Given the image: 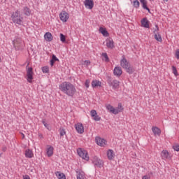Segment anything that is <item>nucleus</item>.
Wrapping results in <instances>:
<instances>
[{
    "mask_svg": "<svg viewBox=\"0 0 179 179\" xmlns=\"http://www.w3.org/2000/svg\"><path fill=\"white\" fill-rule=\"evenodd\" d=\"M92 162L95 166V167H99V169H101L104 166V162L103 160L100 159L97 156H94L92 159Z\"/></svg>",
    "mask_w": 179,
    "mask_h": 179,
    "instance_id": "20e7f679",
    "label": "nucleus"
},
{
    "mask_svg": "<svg viewBox=\"0 0 179 179\" xmlns=\"http://www.w3.org/2000/svg\"><path fill=\"white\" fill-rule=\"evenodd\" d=\"M95 141L96 142V144L99 145V146L104 147L106 146V145H107V141L104 138L96 137Z\"/></svg>",
    "mask_w": 179,
    "mask_h": 179,
    "instance_id": "9b49d317",
    "label": "nucleus"
},
{
    "mask_svg": "<svg viewBox=\"0 0 179 179\" xmlns=\"http://www.w3.org/2000/svg\"><path fill=\"white\" fill-rule=\"evenodd\" d=\"M1 156H2V153L0 154V157H1Z\"/></svg>",
    "mask_w": 179,
    "mask_h": 179,
    "instance_id": "8fccbe9b",
    "label": "nucleus"
},
{
    "mask_svg": "<svg viewBox=\"0 0 179 179\" xmlns=\"http://www.w3.org/2000/svg\"><path fill=\"white\" fill-rule=\"evenodd\" d=\"M27 66H29V64L27 66ZM33 68H27V80L29 83H31L33 82Z\"/></svg>",
    "mask_w": 179,
    "mask_h": 179,
    "instance_id": "423d86ee",
    "label": "nucleus"
},
{
    "mask_svg": "<svg viewBox=\"0 0 179 179\" xmlns=\"http://www.w3.org/2000/svg\"><path fill=\"white\" fill-rule=\"evenodd\" d=\"M107 82L109 86L115 90L120 87V81L117 80H112L111 78H109Z\"/></svg>",
    "mask_w": 179,
    "mask_h": 179,
    "instance_id": "0eeeda50",
    "label": "nucleus"
},
{
    "mask_svg": "<svg viewBox=\"0 0 179 179\" xmlns=\"http://www.w3.org/2000/svg\"><path fill=\"white\" fill-rule=\"evenodd\" d=\"M84 64H85V65H86V66H89V65H90V61H89V60H85V61L84 62Z\"/></svg>",
    "mask_w": 179,
    "mask_h": 179,
    "instance_id": "a19ab883",
    "label": "nucleus"
},
{
    "mask_svg": "<svg viewBox=\"0 0 179 179\" xmlns=\"http://www.w3.org/2000/svg\"><path fill=\"white\" fill-rule=\"evenodd\" d=\"M172 71L175 76H178V72L177 71V68L176 67V66H172Z\"/></svg>",
    "mask_w": 179,
    "mask_h": 179,
    "instance_id": "72a5a7b5",
    "label": "nucleus"
},
{
    "mask_svg": "<svg viewBox=\"0 0 179 179\" xmlns=\"http://www.w3.org/2000/svg\"><path fill=\"white\" fill-rule=\"evenodd\" d=\"M42 124H43L44 127H46L47 129H48V124H47V123L45 122V120H43V121H42Z\"/></svg>",
    "mask_w": 179,
    "mask_h": 179,
    "instance_id": "ea45409f",
    "label": "nucleus"
},
{
    "mask_svg": "<svg viewBox=\"0 0 179 179\" xmlns=\"http://www.w3.org/2000/svg\"><path fill=\"white\" fill-rule=\"evenodd\" d=\"M23 179H30V176H29V175H26L23 177Z\"/></svg>",
    "mask_w": 179,
    "mask_h": 179,
    "instance_id": "c03bdc74",
    "label": "nucleus"
},
{
    "mask_svg": "<svg viewBox=\"0 0 179 179\" xmlns=\"http://www.w3.org/2000/svg\"><path fill=\"white\" fill-rule=\"evenodd\" d=\"M106 153L108 160H113L114 157H115V153H114V150L111 149L108 150Z\"/></svg>",
    "mask_w": 179,
    "mask_h": 179,
    "instance_id": "dca6fc26",
    "label": "nucleus"
},
{
    "mask_svg": "<svg viewBox=\"0 0 179 179\" xmlns=\"http://www.w3.org/2000/svg\"><path fill=\"white\" fill-rule=\"evenodd\" d=\"M55 63V62L53 59L50 60V65H51V66H53Z\"/></svg>",
    "mask_w": 179,
    "mask_h": 179,
    "instance_id": "37998d69",
    "label": "nucleus"
},
{
    "mask_svg": "<svg viewBox=\"0 0 179 179\" xmlns=\"http://www.w3.org/2000/svg\"><path fill=\"white\" fill-rule=\"evenodd\" d=\"M77 179H85V172L82 170L76 171Z\"/></svg>",
    "mask_w": 179,
    "mask_h": 179,
    "instance_id": "aec40b11",
    "label": "nucleus"
},
{
    "mask_svg": "<svg viewBox=\"0 0 179 179\" xmlns=\"http://www.w3.org/2000/svg\"><path fill=\"white\" fill-rule=\"evenodd\" d=\"M164 2H169V0H163Z\"/></svg>",
    "mask_w": 179,
    "mask_h": 179,
    "instance_id": "09e8293b",
    "label": "nucleus"
},
{
    "mask_svg": "<svg viewBox=\"0 0 179 179\" xmlns=\"http://www.w3.org/2000/svg\"><path fill=\"white\" fill-rule=\"evenodd\" d=\"M161 157L162 160H169V159H170L169 151L166 150H162L161 152Z\"/></svg>",
    "mask_w": 179,
    "mask_h": 179,
    "instance_id": "f3484780",
    "label": "nucleus"
},
{
    "mask_svg": "<svg viewBox=\"0 0 179 179\" xmlns=\"http://www.w3.org/2000/svg\"><path fill=\"white\" fill-rule=\"evenodd\" d=\"M59 89L69 97H73L76 94V87L69 82H63L59 85Z\"/></svg>",
    "mask_w": 179,
    "mask_h": 179,
    "instance_id": "f257e3e1",
    "label": "nucleus"
},
{
    "mask_svg": "<svg viewBox=\"0 0 179 179\" xmlns=\"http://www.w3.org/2000/svg\"><path fill=\"white\" fill-rule=\"evenodd\" d=\"M60 20L64 23L68 22V19H69V14L66 13V11H62L59 14Z\"/></svg>",
    "mask_w": 179,
    "mask_h": 179,
    "instance_id": "1a4fd4ad",
    "label": "nucleus"
},
{
    "mask_svg": "<svg viewBox=\"0 0 179 179\" xmlns=\"http://www.w3.org/2000/svg\"><path fill=\"white\" fill-rule=\"evenodd\" d=\"M101 56L103 57V60L105 62H110V58H108V55L106 52L102 53Z\"/></svg>",
    "mask_w": 179,
    "mask_h": 179,
    "instance_id": "7c9ffc66",
    "label": "nucleus"
},
{
    "mask_svg": "<svg viewBox=\"0 0 179 179\" xmlns=\"http://www.w3.org/2000/svg\"><path fill=\"white\" fill-rule=\"evenodd\" d=\"M141 6V3H139V1L138 0H134L133 2V6L136 8V9H138L139 6Z\"/></svg>",
    "mask_w": 179,
    "mask_h": 179,
    "instance_id": "2f4dec72",
    "label": "nucleus"
},
{
    "mask_svg": "<svg viewBox=\"0 0 179 179\" xmlns=\"http://www.w3.org/2000/svg\"><path fill=\"white\" fill-rule=\"evenodd\" d=\"M113 73L115 76H120L122 75V69L120 66L115 67L113 70Z\"/></svg>",
    "mask_w": 179,
    "mask_h": 179,
    "instance_id": "a211bd4d",
    "label": "nucleus"
},
{
    "mask_svg": "<svg viewBox=\"0 0 179 179\" xmlns=\"http://www.w3.org/2000/svg\"><path fill=\"white\" fill-rule=\"evenodd\" d=\"M130 64H129V62L125 58V56L123 55L122 59L120 60V66H122L123 69H125Z\"/></svg>",
    "mask_w": 179,
    "mask_h": 179,
    "instance_id": "f8f14e48",
    "label": "nucleus"
},
{
    "mask_svg": "<svg viewBox=\"0 0 179 179\" xmlns=\"http://www.w3.org/2000/svg\"><path fill=\"white\" fill-rule=\"evenodd\" d=\"M173 149L176 152H179V145H175L173 146Z\"/></svg>",
    "mask_w": 179,
    "mask_h": 179,
    "instance_id": "4c0bfd02",
    "label": "nucleus"
},
{
    "mask_svg": "<svg viewBox=\"0 0 179 179\" xmlns=\"http://www.w3.org/2000/svg\"><path fill=\"white\" fill-rule=\"evenodd\" d=\"M141 24L143 27H145V29H149V20H148V18H143L141 20Z\"/></svg>",
    "mask_w": 179,
    "mask_h": 179,
    "instance_id": "4be33fe9",
    "label": "nucleus"
},
{
    "mask_svg": "<svg viewBox=\"0 0 179 179\" xmlns=\"http://www.w3.org/2000/svg\"><path fill=\"white\" fill-rule=\"evenodd\" d=\"M6 149H7L6 147L4 146V147L2 148V151L3 152H6Z\"/></svg>",
    "mask_w": 179,
    "mask_h": 179,
    "instance_id": "49530a36",
    "label": "nucleus"
},
{
    "mask_svg": "<svg viewBox=\"0 0 179 179\" xmlns=\"http://www.w3.org/2000/svg\"><path fill=\"white\" fill-rule=\"evenodd\" d=\"M52 59L55 62V61H59V59L55 56V55H52Z\"/></svg>",
    "mask_w": 179,
    "mask_h": 179,
    "instance_id": "58836bf2",
    "label": "nucleus"
},
{
    "mask_svg": "<svg viewBox=\"0 0 179 179\" xmlns=\"http://www.w3.org/2000/svg\"><path fill=\"white\" fill-rule=\"evenodd\" d=\"M140 2L142 4L143 9H145V10H148V12H150V9L148 8V1L140 0Z\"/></svg>",
    "mask_w": 179,
    "mask_h": 179,
    "instance_id": "412c9836",
    "label": "nucleus"
},
{
    "mask_svg": "<svg viewBox=\"0 0 179 179\" xmlns=\"http://www.w3.org/2000/svg\"><path fill=\"white\" fill-rule=\"evenodd\" d=\"M99 31L100 33H101V34L104 36V37H108V36H110V34H108V31H107L106 29H104L103 27H100L99 28Z\"/></svg>",
    "mask_w": 179,
    "mask_h": 179,
    "instance_id": "a878e982",
    "label": "nucleus"
},
{
    "mask_svg": "<svg viewBox=\"0 0 179 179\" xmlns=\"http://www.w3.org/2000/svg\"><path fill=\"white\" fill-rule=\"evenodd\" d=\"M77 153L80 156V157H82L83 160H86L88 162L89 160V154L87 153V151L82 149V148H78L77 150Z\"/></svg>",
    "mask_w": 179,
    "mask_h": 179,
    "instance_id": "39448f33",
    "label": "nucleus"
},
{
    "mask_svg": "<svg viewBox=\"0 0 179 179\" xmlns=\"http://www.w3.org/2000/svg\"><path fill=\"white\" fill-rule=\"evenodd\" d=\"M156 29L154 30L153 33H154V38H155V40L157 41H159V43H162V41H163V39L162 38V35H160V34H159V26H157V24L155 25Z\"/></svg>",
    "mask_w": 179,
    "mask_h": 179,
    "instance_id": "6e6552de",
    "label": "nucleus"
},
{
    "mask_svg": "<svg viewBox=\"0 0 179 179\" xmlns=\"http://www.w3.org/2000/svg\"><path fill=\"white\" fill-rule=\"evenodd\" d=\"M46 153H47L48 157H51V156L54 155V147L51 145H48Z\"/></svg>",
    "mask_w": 179,
    "mask_h": 179,
    "instance_id": "6ab92c4d",
    "label": "nucleus"
},
{
    "mask_svg": "<svg viewBox=\"0 0 179 179\" xmlns=\"http://www.w3.org/2000/svg\"><path fill=\"white\" fill-rule=\"evenodd\" d=\"M124 69L126 72H127V73H129V75H131V73H134V72H135V69H134V67H132L131 64Z\"/></svg>",
    "mask_w": 179,
    "mask_h": 179,
    "instance_id": "cd10ccee",
    "label": "nucleus"
},
{
    "mask_svg": "<svg viewBox=\"0 0 179 179\" xmlns=\"http://www.w3.org/2000/svg\"><path fill=\"white\" fill-rule=\"evenodd\" d=\"M90 114L94 121H100V120H101V117L97 115V111H96V110H92Z\"/></svg>",
    "mask_w": 179,
    "mask_h": 179,
    "instance_id": "ddd939ff",
    "label": "nucleus"
},
{
    "mask_svg": "<svg viewBox=\"0 0 179 179\" xmlns=\"http://www.w3.org/2000/svg\"><path fill=\"white\" fill-rule=\"evenodd\" d=\"M76 131L78 132V134H83L85 132V127H83V124L80 122H78L74 125Z\"/></svg>",
    "mask_w": 179,
    "mask_h": 179,
    "instance_id": "9d476101",
    "label": "nucleus"
},
{
    "mask_svg": "<svg viewBox=\"0 0 179 179\" xmlns=\"http://www.w3.org/2000/svg\"><path fill=\"white\" fill-rule=\"evenodd\" d=\"M0 62H1V57H0Z\"/></svg>",
    "mask_w": 179,
    "mask_h": 179,
    "instance_id": "3c124183",
    "label": "nucleus"
},
{
    "mask_svg": "<svg viewBox=\"0 0 179 179\" xmlns=\"http://www.w3.org/2000/svg\"><path fill=\"white\" fill-rule=\"evenodd\" d=\"M42 72H43V73H48L50 69L48 66H43L42 67Z\"/></svg>",
    "mask_w": 179,
    "mask_h": 179,
    "instance_id": "f704fd0d",
    "label": "nucleus"
},
{
    "mask_svg": "<svg viewBox=\"0 0 179 179\" xmlns=\"http://www.w3.org/2000/svg\"><path fill=\"white\" fill-rule=\"evenodd\" d=\"M149 1H154V0H149Z\"/></svg>",
    "mask_w": 179,
    "mask_h": 179,
    "instance_id": "603ef678",
    "label": "nucleus"
},
{
    "mask_svg": "<svg viewBox=\"0 0 179 179\" xmlns=\"http://www.w3.org/2000/svg\"><path fill=\"white\" fill-rule=\"evenodd\" d=\"M22 139H24V134H22Z\"/></svg>",
    "mask_w": 179,
    "mask_h": 179,
    "instance_id": "de8ad7c7",
    "label": "nucleus"
},
{
    "mask_svg": "<svg viewBox=\"0 0 179 179\" xmlns=\"http://www.w3.org/2000/svg\"><path fill=\"white\" fill-rule=\"evenodd\" d=\"M44 38L46 41H52V34L50 32H46L44 35Z\"/></svg>",
    "mask_w": 179,
    "mask_h": 179,
    "instance_id": "393cba45",
    "label": "nucleus"
},
{
    "mask_svg": "<svg viewBox=\"0 0 179 179\" xmlns=\"http://www.w3.org/2000/svg\"><path fill=\"white\" fill-rule=\"evenodd\" d=\"M10 17L14 24H18L19 26H22V24H23V16H22L20 10H16L15 11L13 12Z\"/></svg>",
    "mask_w": 179,
    "mask_h": 179,
    "instance_id": "f03ea898",
    "label": "nucleus"
},
{
    "mask_svg": "<svg viewBox=\"0 0 179 179\" xmlns=\"http://www.w3.org/2000/svg\"><path fill=\"white\" fill-rule=\"evenodd\" d=\"M106 108L108 112H110L111 114H114L115 115H117V114H119V113H121V111L124 110V108H122V105L121 103H118V106L116 108H114L110 104H106Z\"/></svg>",
    "mask_w": 179,
    "mask_h": 179,
    "instance_id": "7ed1b4c3",
    "label": "nucleus"
},
{
    "mask_svg": "<svg viewBox=\"0 0 179 179\" xmlns=\"http://www.w3.org/2000/svg\"><path fill=\"white\" fill-rule=\"evenodd\" d=\"M176 57L177 59H179V49L176 50Z\"/></svg>",
    "mask_w": 179,
    "mask_h": 179,
    "instance_id": "79ce46f5",
    "label": "nucleus"
},
{
    "mask_svg": "<svg viewBox=\"0 0 179 179\" xmlns=\"http://www.w3.org/2000/svg\"><path fill=\"white\" fill-rule=\"evenodd\" d=\"M59 132L60 136H64L66 135V131H65V129H64V128H60L59 129Z\"/></svg>",
    "mask_w": 179,
    "mask_h": 179,
    "instance_id": "473e14b6",
    "label": "nucleus"
},
{
    "mask_svg": "<svg viewBox=\"0 0 179 179\" xmlns=\"http://www.w3.org/2000/svg\"><path fill=\"white\" fill-rule=\"evenodd\" d=\"M92 87H101V83L99 80H94L92 81Z\"/></svg>",
    "mask_w": 179,
    "mask_h": 179,
    "instance_id": "b1692460",
    "label": "nucleus"
},
{
    "mask_svg": "<svg viewBox=\"0 0 179 179\" xmlns=\"http://www.w3.org/2000/svg\"><path fill=\"white\" fill-rule=\"evenodd\" d=\"M152 131L153 132L154 136H160L162 134V130L157 127H152Z\"/></svg>",
    "mask_w": 179,
    "mask_h": 179,
    "instance_id": "2eb2a0df",
    "label": "nucleus"
},
{
    "mask_svg": "<svg viewBox=\"0 0 179 179\" xmlns=\"http://www.w3.org/2000/svg\"><path fill=\"white\" fill-rule=\"evenodd\" d=\"M33 156V151L31 150L27 149L25 150V157H27V159H31Z\"/></svg>",
    "mask_w": 179,
    "mask_h": 179,
    "instance_id": "5701e85b",
    "label": "nucleus"
},
{
    "mask_svg": "<svg viewBox=\"0 0 179 179\" xmlns=\"http://www.w3.org/2000/svg\"><path fill=\"white\" fill-rule=\"evenodd\" d=\"M23 13L25 16H30V15H31V11L30 10V8H29V7L27 6L23 8Z\"/></svg>",
    "mask_w": 179,
    "mask_h": 179,
    "instance_id": "bb28decb",
    "label": "nucleus"
},
{
    "mask_svg": "<svg viewBox=\"0 0 179 179\" xmlns=\"http://www.w3.org/2000/svg\"><path fill=\"white\" fill-rule=\"evenodd\" d=\"M55 174L58 179H66V176L60 171H57Z\"/></svg>",
    "mask_w": 179,
    "mask_h": 179,
    "instance_id": "c85d7f7f",
    "label": "nucleus"
},
{
    "mask_svg": "<svg viewBox=\"0 0 179 179\" xmlns=\"http://www.w3.org/2000/svg\"><path fill=\"white\" fill-rule=\"evenodd\" d=\"M90 85V80H86L85 83V86L87 87V89H89V86Z\"/></svg>",
    "mask_w": 179,
    "mask_h": 179,
    "instance_id": "e433bc0d",
    "label": "nucleus"
},
{
    "mask_svg": "<svg viewBox=\"0 0 179 179\" xmlns=\"http://www.w3.org/2000/svg\"><path fill=\"white\" fill-rule=\"evenodd\" d=\"M106 46L108 48H114V41L108 40L106 41Z\"/></svg>",
    "mask_w": 179,
    "mask_h": 179,
    "instance_id": "c756f323",
    "label": "nucleus"
},
{
    "mask_svg": "<svg viewBox=\"0 0 179 179\" xmlns=\"http://www.w3.org/2000/svg\"><path fill=\"white\" fill-rule=\"evenodd\" d=\"M84 5L87 9H93V7L94 6V2L93 0H85Z\"/></svg>",
    "mask_w": 179,
    "mask_h": 179,
    "instance_id": "4468645a",
    "label": "nucleus"
},
{
    "mask_svg": "<svg viewBox=\"0 0 179 179\" xmlns=\"http://www.w3.org/2000/svg\"><path fill=\"white\" fill-rule=\"evenodd\" d=\"M142 179H150L148 176H143Z\"/></svg>",
    "mask_w": 179,
    "mask_h": 179,
    "instance_id": "a18cd8bd",
    "label": "nucleus"
},
{
    "mask_svg": "<svg viewBox=\"0 0 179 179\" xmlns=\"http://www.w3.org/2000/svg\"><path fill=\"white\" fill-rule=\"evenodd\" d=\"M60 41H62V43H65V41H66V38L63 34H60Z\"/></svg>",
    "mask_w": 179,
    "mask_h": 179,
    "instance_id": "c9c22d12",
    "label": "nucleus"
}]
</instances>
